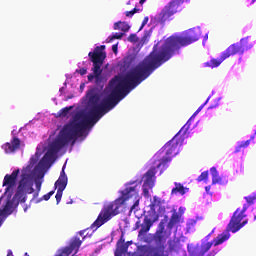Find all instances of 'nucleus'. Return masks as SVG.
Instances as JSON below:
<instances>
[{
    "instance_id": "obj_1",
    "label": "nucleus",
    "mask_w": 256,
    "mask_h": 256,
    "mask_svg": "<svg viewBox=\"0 0 256 256\" xmlns=\"http://www.w3.org/2000/svg\"><path fill=\"white\" fill-rule=\"evenodd\" d=\"M151 75V54H149L140 64L130 70L125 76H114L109 81L110 94L101 101L99 94L93 91L87 93L89 110L82 120L74 124H68L63 127L58 137L49 145V148L39 165L45 167L51 161H55L57 153L65 145L83 135V129L93 127L101 117L107 115L111 109H115L120 101H123L135 87L141 85L145 79ZM99 101L101 103L99 104Z\"/></svg>"
},
{
    "instance_id": "obj_2",
    "label": "nucleus",
    "mask_w": 256,
    "mask_h": 256,
    "mask_svg": "<svg viewBox=\"0 0 256 256\" xmlns=\"http://www.w3.org/2000/svg\"><path fill=\"white\" fill-rule=\"evenodd\" d=\"M138 185H141V180L130 181L126 184V188L121 191V196L116 200L104 204L102 210L100 211L97 219L92 224V227H96L99 229L102 225H105L107 221H111L113 217L119 215L121 211V207L125 205L126 201L129 199H134V204L131 206V210L135 209V207H139V190L137 189Z\"/></svg>"
},
{
    "instance_id": "obj_3",
    "label": "nucleus",
    "mask_w": 256,
    "mask_h": 256,
    "mask_svg": "<svg viewBox=\"0 0 256 256\" xmlns=\"http://www.w3.org/2000/svg\"><path fill=\"white\" fill-rule=\"evenodd\" d=\"M35 191L33 189V180H31V174L22 172L21 179L19 181L17 191L12 199H8L7 201H12V211L14 210V207H17L19 205V202L15 203V200L20 201L21 203H25V193H28L31 195Z\"/></svg>"
},
{
    "instance_id": "obj_4",
    "label": "nucleus",
    "mask_w": 256,
    "mask_h": 256,
    "mask_svg": "<svg viewBox=\"0 0 256 256\" xmlns=\"http://www.w3.org/2000/svg\"><path fill=\"white\" fill-rule=\"evenodd\" d=\"M185 129V125L181 128V130L168 142L164 145L163 149L166 151V156H164L160 162L157 164V168L167 169V163H171V157H175L177 155V147L179 146V141H177V137Z\"/></svg>"
},
{
    "instance_id": "obj_5",
    "label": "nucleus",
    "mask_w": 256,
    "mask_h": 256,
    "mask_svg": "<svg viewBox=\"0 0 256 256\" xmlns=\"http://www.w3.org/2000/svg\"><path fill=\"white\" fill-rule=\"evenodd\" d=\"M248 49H251V45L248 44L247 38H242L240 42L230 45L223 53L224 57L229 59L232 55H243Z\"/></svg>"
},
{
    "instance_id": "obj_6",
    "label": "nucleus",
    "mask_w": 256,
    "mask_h": 256,
    "mask_svg": "<svg viewBox=\"0 0 256 256\" xmlns=\"http://www.w3.org/2000/svg\"><path fill=\"white\" fill-rule=\"evenodd\" d=\"M183 3L185 0H171L159 14L160 23H165L170 17H173L177 13L179 5H183Z\"/></svg>"
},
{
    "instance_id": "obj_7",
    "label": "nucleus",
    "mask_w": 256,
    "mask_h": 256,
    "mask_svg": "<svg viewBox=\"0 0 256 256\" xmlns=\"http://www.w3.org/2000/svg\"><path fill=\"white\" fill-rule=\"evenodd\" d=\"M88 57L95 65V69H99V65H103L105 59H107V53L105 52V45L97 46L93 52L88 53Z\"/></svg>"
},
{
    "instance_id": "obj_8",
    "label": "nucleus",
    "mask_w": 256,
    "mask_h": 256,
    "mask_svg": "<svg viewBox=\"0 0 256 256\" xmlns=\"http://www.w3.org/2000/svg\"><path fill=\"white\" fill-rule=\"evenodd\" d=\"M153 223L155 220L149 218V216H144L143 223L141 221H137L135 223L134 229H140L138 232V237H145L149 231H151V227H153Z\"/></svg>"
},
{
    "instance_id": "obj_9",
    "label": "nucleus",
    "mask_w": 256,
    "mask_h": 256,
    "mask_svg": "<svg viewBox=\"0 0 256 256\" xmlns=\"http://www.w3.org/2000/svg\"><path fill=\"white\" fill-rule=\"evenodd\" d=\"M17 177H19V169L14 170L11 175H5L3 180V187H6L5 193H9L11 189L17 184Z\"/></svg>"
},
{
    "instance_id": "obj_10",
    "label": "nucleus",
    "mask_w": 256,
    "mask_h": 256,
    "mask_svg": "<svg viewBox=\"0 0 256 256\" xmlns=\"http://www.w3.org/2000/svg\"><path fill=\"white\" fill-rule=\"evenodd\" d=\"M2 149L6 154L15 153L21 149V139L17 136H14L10 142H6L2 145Z\"/></svg>"
},
{
    "instance_id": "obj_11",
    "label": "nucleus",
    "mask_w": 256,
    "mask_h": 256,
    "mask_svg": "<svg viewBox=\"0 0 256 256\" xmlns=\"http://www.w3.org/2000/svg\"><path fill=\"white\" fill-rule=\"evenodd\" d=\"M155 175H157V167H151L144 174L143 187H147L148 189H153V187H155Z\"/></svg>"
},
{
    "instance_id": "obj_12",
    "label": "nucleus",
    "mask_w": 256,
    "mask_h": 256,
    "mask_svg": "<svg viewBox=\"0 0 256 256\" xmlns=\"http://www.w3.org/2000/svg\"><path fill=\"white\" fill-rule=\"evenodd\" d=\"M67 174H65V165L62 167V171L60 172V176L58 180L55 182V187L58 188V190L65 191L67 187Z\"/></svg>"
},
{
    "instance_id": "obj_13",
    "label": "nucleus",
    "mask_w": 256,
    "mask_h": 256,
    "mask_svg": "<svg viewBox=\"0 0 256 256\" xmlns=\"http://www.w3.org/2000/svg\"><path fill=\"white\" fill-rule=\"evenodd\" d=\"M101 67H103V64H99V68L96 70L95 68V63H93V67H92V71L93 74H89L88 77V81H93V79H96V83H99V79H101V74L103 73V69H101Z\"/></svg>"
},
{
    "instance_id": "obj_14",
    "label": "nucleus",
    "mask_w": 256,
    "mask_h": 256,
    "mask_svg": "<svg viewBox=\"0 0 256 256\" xmlns=\"http://www.w3.org/2000/svg\"><path fill=\"white\" fill-rule=\"evenodd\" d=\"M227 59L225 57V53L223 52L220 56V59L212 58L209 62L204 63V67H210L211 69H215V67H219L221 63H223Z\"/></svg>"
},
{
    "instance_id": "obj_15",
    "label": "nucleus",
    "mask_w": 256,
    "mask_h": 256,
    "mask_svg": "<svg viewBox=\"0 0 256 256\" xmlns=\"http://www.w3.org/2000/svg\"><path fill=\"white\" fill-rule=\"evenodd\" d=\"M168 247L170 251H180L181 247V240L179 238H174L173 240L168 241Z\"/></svg>"
},
{
    "instance_id": "obj_16",
    "label": "nucleus",
    "mask_w": 256,
    "mask_h": 256,
    "mask_svg": "<svg viewBox=\"0 0 256 256\" xmlns=\"http://www.w3.org/2000/svg\"><path fill=\"white\" fill-rule=\"evenodd\" d=\"M131 29V26L127 22H116L114 23V30L115 31H123L124 33H127Z\"/></svg>"
},
{
    "instance_id": "obj_17",
    "label": "nucleus",
    "mask_w": 256,
    "mask_h": 256,
    "mask_svg": "<svg viewBox=\"0 0 256 256\" xmlns=\"http://www.w3.org/2000/svg\"><path fill=\"white\" fill-rule=\"evenodd\" d=\"M174 185L175 187L172 189L171 195H177L178 193L180 195H185V193H187L186 188L185 186H183V184L175 182Z\"/></svg>"
},
{
    "instance_id": "obj_18",
    "label": "nucleus",
    "mask_w": 256,
    "mask_h": 256,
    "mask_svg": "<svg viewBox=\"0 0 256 256\" xmlns=\"http://www.w3.org/2000/svg\"><path fill=\"white\" fill-rule=\"evenodd\" d=\"M181 221V215L179 213L174 212L170 218V221L168 222V229H173L177 223H180Z\"/></svg>"
},
{
    "instance_id": "obj_19",
    "label": "nucleus",
    "mask_w": 256,
    "mask_h": 256,
    "mask_svg": "<svg viewBox=\"0 0 256 256\" xmlns=\"http://www.w3.org/2000/svg\"><path fill=\"white\" fill-rule=\"evenodd\" d=\"M83 243V240L79 239L78 237H74L71 242L70 245L68 246L72 251H79V247H81Z\"/></svg>"
},
{
    "instance_id": "obj_20",
    "label": "nucleus",
    "mask_w": 256,
    "mask_h": 256,
    "mask_svg": "<svg viewBox=\"0 0 256 256\" xmlns=\"http://www.w3.org/2000/svg\"><path fill=\"white\" fill-rule=\"evenodd\" d=\"M129 249V245L127 244H119V242H117V249L115 252V256H123L125 255V253H127V250Z\"/></svg>"
},
{
    "instance_id": "obj_21",
    "label": "nucleus",
    "mask_w": 256,
    "mask_h": 256,
    "mask_svg": "<svg viewBox=\"0 0 256 256\" xmlns=\"http://www.w3.org/2000/svg\"><path fill=\"white\" fill-rule=\"evenodd\" d=\"M210 173L212 175V185H217V183H221V177H219V172H217V168L212 167L210 169Z\"/></svg>"
},
{
    "instance_id": "obj_22",
    "label": "nucleus",
    "mask_w": 256,
    "mask_h": 256,
    "mask_svg": "<svg viewBox=\"0 0 256 256\" xmlns=\"http://www.w3.org/2000/svg\"><path fill=\"white\" fill-rule=\"evenodd\" d=\"M153 240L155 241L156 245H162V243H165V241H167V237L165 236V234L155 232Z\"/></svg>"
},
{
    "instance_id": "obj_23",
    "label": "nucleus",
    "mask_w": 256,
    "mask_h": 256,
    "mask_svg": "<svg viewBox=\"0 0 256 256\" xmlns=\"http://www.w3.org/2000/svg\"><path fill=\"white\" fill-rule=\"evenodd\" d=\"M73 109V106L62 108L56 115V117H67L69 112Z\"/></svg>"
},
{
    "instance_id": "obj_24",
    "label": "nucleus",
    "mask_w": 256,
    "mask_h": 256,
    "mask_svg": "<svg viewBox=\"0 0 256 256\" xmlns=\"http://www.w3.org/2000/svg\"><path fill=\"white\" fill-rule=\"evenodd\" d=\"M161 205V198L154 196L153 201L150 204L151 211H155V207H159Z\"/></svg>"
},
{
    "instance_id": "obj_25",
    "label": "nucleus",
    "mask_w": 256,
    "mask_h": 256,
    "mask_svg": "<svg viewBox=\"0 0 256 256\" xmlns=\"http://www.w3.org/2000/svg\"><path fill=\"white\" fill-rule=\"evenodd\" d=\"M250 144H251V140H247V141L241 142V143L235 148V153H239V151H241V149H245V147H249Z\"/></svg>"
},
{
    "instance_id": "obj_26",
    "label": "nucleus",
    "mask_w": 256,
    "mask_h": 256,
    "mask_svg": "<svg viewBox=\"0 0 256 256\" xmlns=\"http://www.w3.org/2000/svg\"><path fill=\"white\" fill-rule=\"evenodd\" d=\"M209 179V171H204L201 175L197 178V181L201 183V181H207Z\"/></svg>"
},
{
    "instance_id": "obj_27",
    "label": "nucleus",
    "mask_w": 256,
    "mask_h": 256,
    "mask_svg": "<svg viewBox=\"0 0 256 256\" xmlns=\"http://www.w3.org/2000/svg\"><path fill=\"white\" fill-rule=\"evenodd\" d=\"M124 33H115L114 35L108 37V43H111L114 39H123Z\"/></svg>"
},
{
    "instance_id": "obj_28",
    "label": "nucleus",
    "mask_w": 256,
    "mask_h": 256,
    "mask_svg": "<svg viewBox=\"0 0 256 256\" xmlns=\"http://www.w3.org/2000/svg\"><path fill=\"white\" fill-rule=\"evenodd\" d=\"M245 201L247 203V205H253L256 201V194L252 195V196H246L245 197Z\"/></svg>"
},
{
    "instance_id": "obj_29",
    "label": "nucleus",
    "mask_w": 256,
    "mask_h": 256,
    "mask_svg": "<svg viewBox=\"0 0 256 256\" xmlns=\"http://www.w3.org/2000/svg\"><path fill=\"white\" fill-rule=\"evenodd\" d=\"M156 233L160 234H166L167 232L165 231V222L161 221L158 225V229L156 230Z\"/></svg>"
},
{
    "instance_id": "obj_30",
    "label": "nucleus",
    "mask_w": 256,
    "mask_h": 256,
    "mask_svg": "<svg viewBox=\"0 0 256 256\" xmlns=\"http://www.w3.org/2000/svg\"><path fill=\"white\" fill-rule=\"evenodd\" d=\"M129 43H138L139 38L137 37V34H130L127 38Z\"/></svg>"
},
{
    "instance_id": "obj_31",
    "label": "nucleus",
    "mask_w": 256,
    "mask_h": 256,
    "mask_svg": "<svg viewBox=\"0 0 256 256\" xmlns=\"http://www.w3.org/2000/svg\"><path fill=\"white\" fill-rule=\"evenodd\" d=\"M63 191L64 190L57 189V193H56V196H55L57 205H59V203H61V198L63 197Z\"/></svg>"
},
{
    "instance_id": "obj_32",
    "label": "nucleus",
    "mask_w": 256,
    "mask_h": 256,
    "mask_svg": "<svg viewBox=\"0 0 256 256\" xmlns=\"http://www.w3.org/2000/svg\"><path fill=\"white\" fill-rule=\"evenodd\" d=\"M135 13H139V9L138 8H134L131 11H126L125 15H126V17H133V15H135Z\"/></svg>"
},
{
    "instance_id": "obj_33",
    "label": "nucleus",
    "mask_w": 256,
    "mask_h": 256,
    "mask_svg": "<svg viewBox=\"0 0 256 256\" xmlns=\"http://www.w3.org/2000/svg\"><path fill=\"white\" fill-rule=\"evenodd\" d=\"M53 195H55V191L54 190L48 192L47 194H45L43 196L44 201H49V199H51V197H53Z\"/></svg>"
},
{
    "instance_id": "obj_34",
    "label": "nucleus",
    "mask_w": 256,
    "mask_h": 256,
    "mask_svg": "<svg viewBox=\"0 0 256 256\" xmlns=\"http://www.w3.org/2000/svg\"><path fill=\"white\" fill-rule=\"evenodd\" d=\"M147 23H149V17L146 16V17H144L142 24L138 31H142L143 27H145V25H147Z\"/></svg>"
},
{
    "instance_id": "obj_35",
    "label": "nucleus",
    "mask_w": 256,
    "mask_h": 256,
    "mask_svg": "<svg viewBox=\"0 0 256 256\" xmlns=\"http://www.w3.org/2000/svg\"><path fill=\"white\" fill-rule=\"evenodd\" d=\"M76 73H79V75H87V68L77 69Z\"/></svg>"
},
{
    "instance_id": "obj_36",
    "label": "nucleus",
    "mask_w": 256,
    "mask_h": 256,
    "mask_svg": "<svg viewBox=\"0 0 256 256\" xmlns=\"http://www.w3.org/2000/svg\"><path fill=\"white\" fill-rule=\"evenodd\" d=\"M209 99H210V97H208L207 100L205 101V103H203V104L196 110L197 113H201V111L203 110V107H205V105H206L207 103H209Z\"/></svg>"
},
{
    "instance_id": "obj_37",
    "label": "nucleus",
    "mask_w": 256,
    "mask_h": 256,
    "mask_svg": "<svg viewBox=\"0 0 256 256\" xmlns=\"http://www.w3.org/2000/svg\"><path fill=\"white\" fill-rule=\"evenodd\" d=\"M247 209H249V204H244L242 210L239 212L245 215V211H247Z\"/></svg>"
},
{
    "instance_id": "obj_38",
    "label": "nucleus",
    "mask_w": 256,
    "mask_h": 256,
    "mask_svg": "<svg viewBox=\"0 0 256 256\" xmlns=\"http://www.w3.org/2000/svg\"><path fill=\"white\" fill-rule=\"evenodd\" d=\"M148 37H151V32L145 31L144 36L142 38L143 41H145Z\"/></svg>"
},
{
    "instance_id": "obj_39",
    "label": "nucleus",
    "mask_w": 256,
    "mask_h": 256,
    "mask_svg": "<svg viewBox=\"0 0 256 256\" xmlns=\"http://www.w3.org/2000/svg\"><path fill=\"white\" fill-rule=\"evenodd\" d=\"M118 243H119V245H125V238L123 237V234L121 235Z\"/></svg>"
},
{
    "instance_id": "obj_40",
    "label": "nucleus",
    "mask_w": 256,
    "mask_h": 256,
    "mask_svg": "<svg viewBox=\"0 0 256 256\" xmlns=\"http://www.w3.org/2000/svg\"><path fill=\"white\" fill-rule=\"evenodd\" d=\"M112 51H113V53L117 54V51H118V45L117 44L112 45Z\"/></svg>"
},
{
    "instance_id": "obj_41",
    "label": "nucleus",
    "mask_w": 256,
    "mask_h": 256,
    "mask_svg": "<svg viewBox=\"0 0 256 256\" xmlns=\"http://www.w3.org/2000/svg\"><path fill=\"white\" fill-rule=\"evenodd\" d=\"M79 235H81V237H83V238H82L83 240H85V237H87V236H85V230H81V231L79 232Z\"/></svg>"
},
{
    "instance_id": "obj_42",
    "label": "nucleus",
    "mask_w": 256,
    "mask_h": 256,
    "mask_svg": "<svg viewBox=\"0 0 256 256\" xmlns=\"http://www.w3.org/2000/svg\"><path fill=\"white\" fill-rule=\"evenodd\" d=\"M149 189H151V188L143 187V192H144L145 194H147V193H149Z\"/></svg>"
},
{
    "instance_id": "obj_43",
    "label": "nucleus",
    "mask_w": 256,
    "mask_h": 256,
    "mask_svg": "<svg viewBox=\"0 0 256 256\" xmlns=\"http://www.w3.org/2000/svg\"><path fill=\"white\" fill-rule=\"evenodd\" d=\"M198 113H199V112H197V110H196V111L194 112V114L192 115L191 119H193V117H196Z\"/></svg>"
},
{
    "instance_id": "obj_44",
    "label": "nucleus",
    "mask_w": 256,
    "mask_h": 256,
    "mask_svg": "<svg viewBox=\"0 0 256 256\" xmlns=\"http://www.w3.org/2000/svg\"><path fill=\"white\" fill-rule=\"evenodd\" d=\"M37 189H41V183H36Z\"/></svg>"
},
{
    "instance_id": "obj_45",
    "label": "nucleus",
    "mask_w": 256,
    "mask_h": 256,
    "mask_svg": "<svg viewBox=\"0 0 256 256\" xmlns=\"http://www.w3.org/2000/svg\"><path fill=\"white\" fill-rule=\"evenodd\" d=\"M132 243H133L132 241H128L124 245H128V247H129V245H131Z\"/></svg>"
},
{
    "instance_id": "obj_46",
    "label": "nucleus",
    "mask_w": 256,
    "mask_h": 256,
    "mask_svg": "<svg viewBox=\"0 0 256 256\" xmlns=\"http://www.w3.org/2000/svg\"><path fill=\"white\" fill-rule=\"evenodd\" d=\"M12 255H13V252L9 250L7 256H12Z\"/></svg>"
},
{
    "instance_id": "obj_47",
    "label": "nucleus",
    "mask_w": 256,
    "mask_h": 256,
    "mask_svg": "<svg viewBox=\"0 0 256 256\" xmlns=\"http://www.w3.org/2000/svg\"><path fill=\"white\" fill-rule=\"evenodd\" d=\"M145 1H147V0H140L139 1L140 5H143V3H145Z\"/></svg>"
},
{
    "instance_id": "obj_48",
    "label": "nucleus",
    "mask_w": 256,
    "mask_h": 256,
    "mask_svg": "<svg viewBox=\"0 0 256 256\" xmlns=\"http://www.w3.org/2000/svg\"><path fill=\"white\" fill-rule=\"evenodd\" d=\"M205 189L206 191H209L211 189V186H206Z\"/></svg>"
},
{
    "instance_id": "obj_49",
    "label": "nucleus",
    "mask_w": 256,
    "mask_h": 256,
    "mask_svg": "<svg viewBox=\"0 0 256 256\" xmlns=\"http://www.w3.org/2000/svg\"><path fill=\"white\" fill-rule=\"evenodd\" d=\"M150 253H155V248H151Z\"/></svg>"
},
{
    "instance_id": "obj_50",
    "label": "nucleus",
    "mask_w": 256,
    "mask_h": 256,
    "mask_svg": "<svg viewBox=\"0 0 256 256\" xmlns=\"http://www.w3.org/2000/svg\"><path fill=\"white\" fill-rule=\"evenodd\" d=\"M153 256H160L159 253L155 252Z\"/></svg>"
},
{
    "instance_id": "obj_51",
    "label": "nucleus",
    "mask_w": 256,
    "mask_h": 256,
    "mask_svg": "<svg viewBox=\"0 0 256 256\" xmlns=\"http://www.w3.org/2000/svg\"><path fill=\"white\" fill-rule=\"evenodd\" d=\"M208 37H209V36L206 34L205 37H204V39H208Z\"/></svg>"
},
{
    "instance_id": "obj_52",
    "label": "nucleus",
    "mask_w": 256,
    "mask_h": 256,
    "mask_svg": "<svg viewBox=\"0 0 256 256\" xmlns=\"http://www.w3.org/2000/svg\"><path fill=\"white\" fill-rule=\"evenodd\" d=\"M214 108H215V106H210V107H209V109H214Z\"/></svg>"
},
{
    "instance_id": "obj_53",
    "label": "nucleus",
    "mask_w": 256,
    "mask_h": 256,
    "mask_svg": "<svg viewBox=\"0 0 256 256\" xmlns=\"http://www.w3.org/2000/svg\"><path fill=\"white\" fill-rule=\"evenodd\" d=\"M250 139H251V140L255 139V136H251Z\"/></svg>"
},
{
    "instance_id": "obj_54",
    "label": "nucleus",
    "mask_w": 256,
    "mask_h": 256,
    "mask_svg": "<svg viewBox=\"0 0 256 256\" xmlns=\"http://www.w3.org/2000/svg\"><path fill=\"white\" fill-rule=\"evenodd\" d=\"M255 2H256V0H252V1H251V3H255Z\"/></svg>"
},
{
    "instance_id": "obj_55",
    "label": "nucleus",
    "mask_w": 256,
    "mask_h": 256,
    "mask_svg": "<svg viewBox=\"0 0 256 256\" xmlns=\"http://www.w3.org/2000/svg\"><path fill=\"white\" fill-rule=\"evenodd\" d=\"M184 133H187V128H186V130L184 131Z\"/></svg>"
},
{
    "instance_id": "obj_56",
    "label": "nucleus",
    "mask_w": 256,
    "mask_h": 256,
    "mask_svg": "<svg viewBox=\"0 0 256 256\" xmlns=\"http://www.w3.org/2000/svg\"><path fill=\"white\" fill-rule=\"evenodd\" d=\"M1 199H2V198H0V205H1Z\"/></svg>"
},
{
    "instance_id": "obj_57",
    "label": "nucleus",
    "mask_w": 256,
    "mask_h": 256,
    "mask_svg": "<svg viewBox=\"0 0 256 256\" xmlns=\"http://www.w3.org/2000/svg\"><path fill=\"white\" fill-rule=\"evenodd\" d=\"M254 219H256V216L254 217Z\"/></svg>"
},
{
    "instance_id": "obj_58",
    "label": "nucleus",
    "mask_w": 256,
    "mask_h": 256,
    "mask_svg": "<svg viewBox=\"0 0 256 256\" xmlns=\"http://www.w3.org/2000/svg\"><path fill=\"white\" fill-rule=\"evenodd\" d=\"M25 255L27 256V253Z\"/></svg>"
},
{
    "instance_id": "obj_59",
    "label": "nucleus",
    "mask_w": 256,
    "mask_h": 256,
    "mask_svg": "<svg viewBox=\"0 0 256 256\" xmlns=\"http://www.w3.org/2000/svg\"><path fill=\"white\" fill-rule=\"evenodd\" d=\"M25 255L27 256V253Z\"/></svg>"
}]
</instances>
